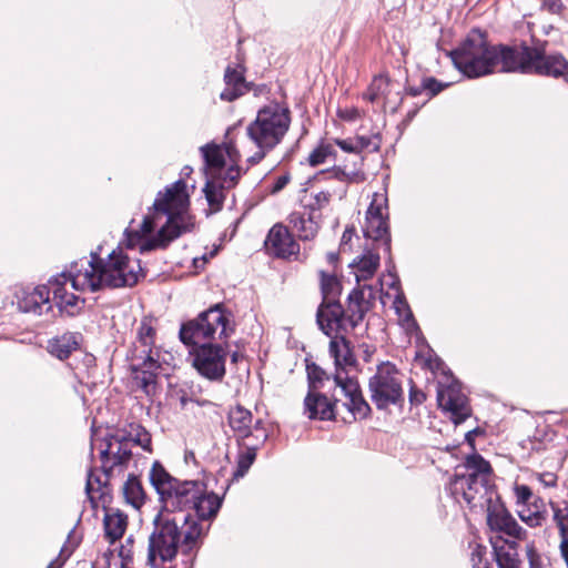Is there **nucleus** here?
I'll return each instance as SVG.
<instances>
[{"label":"nucleus","instance_id":"nucleus-11","mask_svg":"<svg viewBox=\"0 0 568 568\" xmlns=\"http://www.w3.org/2000/svg\"><path fill=\"white\" fill-rule=\"evenodd\" d=\"M432 371H442L445 381H439L437 386V402L439 407L449 413L455 424L463 423L470 415V408L460 384L452 376L445 374L444 364L439 359L428 361Z\"/></svg>","mask_w":568,"mask_h":568},{"label":"nucleus","instance_id":"nucleus-45","mask_svg":"<svg viewBox=\"0 0 568 568\" xmlns=\"http://www.w3.org/2000/svg\"><path fill=\"white\" fill-rule=\"evenodd\" d=\"M517 513L520 519L530 527L540 526L545 520V513L537 505L534 506V509H530L528 505L518 507Z\"/></svg>","mask_w":568,"mask_h":568},{"label":"nucleus","instance_id":"nucleus-57","mask_svg":"<svg viewBox=\"0 0 568 568\" xmlns=\"http://www.w3.org/2000/svg\"><path fill=\"white\" fill-rule=\"evenodd\" d=\"M425 398H426V396L422 390L416 389L414 387L410 388L409 400L412 404L419 405L425 400Z\"/></svg>","mask_w":568,"mask_h":568},{"label":"nucleus","instance_id":"nucleus-22","mask_svg":"<svg viewBox=\"0 0 568 568\" xmlns=\"http://www.w3.org/2000/svg\"><path fill=\"white\" fill-rule=\"evenodd\" d=\"M241 176L240 168H229L224 178H206L205 199L212 212H219L225 200V190L233 187Z\"/></svg>","mask_w":568,"mask_h":568},{"label":"nucleus","instance_id":"nucleus-7","mask_svg":"<svg viewBox=\"0 0 568 568\" xmlns=\"http://www.w3.org/2000/svg\"><path fill=\"white\" fill-rule=\"evenodd\" d=\"M232 332L230 315L217 304L184 323L180 338L185 345H199L206 339L226 337Z\"/></svg>","mask_w":568,"mask_h":568},{"label":"nucleus","instance_id":"nucleus-6","mask_svg":"<svg viewBox=\"0 0 568 568\" xmlns=\"http://www.w3.org/2000/svg\"><path fill=\"white\" fill-rule=\"evenodd\" d=\"M290 110L272 103L258 110L256 118L246 128L247 136L255 143L258 151L247 159L251 164L262 161L273 150L290 129Z\"/></svg>","mask_w":568,"mask_h":568},{"label":"nucleus","instance_id":"nucleus-35","mask_svg":"<svg viewBox=\"0 0 568 568\" xmlns=\"http://www.w3.org/2000/svg\"><path fill=\"white\" fill-rule=\"evenodd\" d=\"M355 144L357 146V161H352V169L348 171H356L358 173V182L364 180L362 165L364 163V151L377 152L381 148V138L378 134L372 135H355Z\"/></svg>","mask_w":568,"mask_h":568},{"label":"nucleus","instance_id":"nucleus-50","mask_svg":"<svg viewBox=\"0 0 568 568\" xmlns=\"http://www.w3.org/2000/svg\"><path fill=\"white\" fill-rule=\"evenodd\" d=\"M394 307L397 312V314L403 317L404 321H413V314L408 307V304L406 303L403 294H398L394 301Z\"/></svg>","mask_w":568,"mask_h":568},{"label":"nucleus","instance_id":"nucleus-59","mask_svg":"<svg viewBox=\"0 0 568 568\" xmlns=\"http://www.w3.org/2000/svg\"><path fill=\"white\" fill-rule=\"evenodd\" d=\"M561 557L564 558L567 568H568V539L560 540L559 545Z\"/></svg>","mask_w":568,"mask_h":568},{"label":"nucleus","instance_id":"nucleus-63","mask_svg":"<svg viewBox=\"0 0 568 568\" xmlns=\"http://www.w3.org/2000/svg\"><path fill=\"white\" fill-rule=\"evenodd\" d=\"M192 172V169L190 166H184L182 170V173L185 175H189Z\"/></svg>","mask_w":568,"mask_h":568},{"label":"nucleus","instance_id":"nucleus-58","mask_svg":"<svg viewBox=\"0 0 568 568\" xmlns=\"http://www.w3.org/2000/svg\"><path fill=\"white\" fill-rule=\"evenodd\" d=\"M545 8L551 13H558L561 9L560 0H541Z\"/></svg>","mask_w":568,"mask_h":568},{"label":"nucleus","instance_id":"nucleus-32","mask_svg":"<svg viewBox=\"0 0 568 568\" xmlns=\"http://www.w3.org/2000/svg\"><path fill=\"white\" fill-rule=\"evenodd\" d=\"M329 353L334 357L337 372H342L344 376H347L342 366H351L355 364V357L351 348L349 342L343 336V334L331 337Z\"/></svg>","mask_w":568,"mask_h":568},{"label":"nucleus","instance_id":"nucleus-12","mask_svg":"<svg viewBox=\"0 0 568 568\" xmlns=\"http://www.w3.org/2000/svg\"><path fill=\"white\" fill-rule=\"evenodd\" d=\"M517 72L564 77L568 74V61L562 54L545 55L537 48L523 47L517 53Z\"/></svg>","mask_w":568,"mask_h":568},{"label":"nucleus","instance_id":"nucleus-14","mask_svg":"<svg viewBox=\"0 0 568 568\" xmlns=\"http://www.w3.org/2000/svg\"><path fill=\"white\" fill-rule=\"evenodd\" d=\"M206 178H224L229 168H239L241 154L232 141L223 144L209 143L200 149Z\"/></svg>","mask_w":568,"mask_h":568},{"label":"nucleus","instance_id":"nucleus-5","mask_svg":"<svg viewBox=\"0 0 568 568\" xmlns=\"http://www.w3.org/2000/svg\"><path fill=\"white\" fill-rule=\"evenodd\" d=\"M463 471H457L449 483L456 501H464L470 509L484 510L499 495L494 484L490 464L479 454L466 457Z\"/></svg>","mask_w":568,"mask_h":568},{"label":"nucleus","instance_id":"nucleus-2","mask_svg":"<svg viewBox=\"0 0 568 568\" xmlns=\"http://www.w3.org/2000/svg\"><path fill=\"white\" fill-rule=\"evenodd\" d=\"M148 541V564L159 568L175 559L179 549L190 552L196 549L206 534L190 514L159 511L152 521Z\"/></svg>","mask_w":568,"mask_h":568},{"label":"nucleus","instance_id":"nucleus-28","mask_svg":"<svg viewBox=\"0 0 568 568\" xmlns=\"http://www.w3.org/2000/svg\"><path fill=\"white\" fill-rule=\"evenodd\" d=\"M304 404L311 419L331 420L335 417V404L321 393L310 389Z\"/></svg>","mask_w":568,"mask_h":568},{"label":"nucleus","instance_id":"nucleus-55","mask_svg":"<svg viewBox=\"0 0 568 568\" xmlns=\"http://www.w3.org/2000/svg\"><path fill=\"white\" fill-rule=\"evenodd\" d=\"M538 479L545 487H555L557 484V476L550 471L539 474Z\"/></svg>","mask_w":568,"mask_h":568},{"label":"nucleus","instance_id":"nucleus-47","mask_svg":"<svg viewBox=\"0 0 568 568\" xmlns=\"http://www.w3.org/2000/svg\"><path fill=\"white\" fill-rule=\"evenodd\" d=\"M554 520L559 530L560 540L568 539V510H562L558 507H552Z\"/></svg>","mask_w":568,"mask_h":568},{"label":"nucleus","instance_id":"nucleus-27","mask_svg":"<svg viewBox=\"0 0 568 568\" xmlns=\"http://www.w3.org/2000/svg\"><path fill=\"white\" fill-rule=\"evenodd\" d=\"M134 381L146 395L154 393L156 375L161 368L160 359L131 361Z\"/></svg>","mask_w":568,"mask_h":568},{"label":"nucleus","instance_id":"nucleus-48","mask_svg":"<svg viewBox=\"0 0 568 568\" xmlns=\"http://www.w3.org/2000/svg\"><path fill=\"white\" fill-rule=\"evenodd\" d=\"M334 142L336 149L338 148L341 151L351 154L353 156V161H357V146L355 144L354 136L347 139L334 138Z\"/></svg>","mask_w":568,"mask_h":568},{"label":"nucleus","instance_id":"nucleus-10","mask_svg":"<svg viewBox=\"0 0 568 568\" xmlns=\"http://www.w3.org/2000/svg\"><path fill=\"white\" fill-rule=\"evenodd\" d=\"M371 399L377 409H386L404 399L402 377L389 362L381 364L368 383Z\"/></svg>","mask_w":568,"mask_h":568},{"label":"nucleus","instance_id":"nucleus-17","mask_svg":"<svg viewBox=\"0 0 568 568\" xmlns=\"http://www.w3.org/2000/svg\"><path fill=\"white\" fill-rule=\"evenodd\" d=\"M204 484L199 480H176L170 491L161 500L160 511H170L173 514H184V510L191 509L192 504L199 498Z\"/></svg>","mask_w":568,"mask_h":568},{"label":"nucleus","instance_id":"nucleus-25","mask_svg":"<svg viewBox=\"0 0 568 568\" xmlns=\"http://www.w3.org/2000/svg\"><path fill=\"white\" fill-rule=\"evenodd\" d=\"M373 298V288L366 284L349 293L347 310L344 312L349 329H354L363 321L372 306Z\"/></svg>","mask_w":568,"mask_h":568},{"label":"nucleus","instance_id":"nucleus-36","mask_svg":"<svg viewBox=\"0 0 568 568\" xmlns=\"http://www.w3.org/2000/svg\"><path fill=\"white\" fill-rule=\"evenodd\" d=\"M79 347V335L75 333H64L60 336L49 339L47 349L48 352L63 361L68 358L72 352Z\"/></svg>","mask_w":568,"mask_h":568},{"label":"nucleus","instance_id":"nucleus-8","mask_svg":"<svg viewBox=\"0 0 568 568\" xmlns=\"http://www.w3.org/2000/svg\"><path fill=\"white\" fill-rule=\"evenodd\" d=\"M132 456L128 440H122L118 435H110L103 439V447L100 450L101 468L104 480L94 475L93 470L88 474L85 490L93 501L102 486L106 485L109 478L115 473H121Z\"/></svg>","mask_w":568,"mask_h":568},{"label":"nucleus","instance_id":"nucleus-33","mask_svg":"<svg viewBox=\"0 0 568 568\" xmlns=\"http://www.w3.org/2000/svg\"><path fill=\"white\" fill-rule=\"evenodd\" d=\"M105 538L110 542L122 538L128 527V516L119 509H106L103 518Z\"/></svg>","mask_w":568,"mask_h":568},{"label":"nucleus","instance_id":"nucleus-46","mask_svg":"<svg viewBox=\"0 0 568 568\" xmlns=\"http://www.w3.org/2000/svg\"><path fill=\"white\" fill-rule=\"evenodd\" d=\"M78 546V541L72 539V531L68 536V540L62 546L59 557L50 562L48 568H62L67 559L72 555Z\"/></svg>","mask_w":568,"mask_h":568},{"label":"nucleus","instance_id":"nucleus-56","mask_svg":"<svg viewBox=\"0 0 568 568\" xmlns=\"http://www.w3.org/2000/svg\"><path fill=\"white\" fill-rule=\"evenodd\" d=\"M290 180H291V176L287 173L276 178V180L272 186V190H271L272 193H277V192L282 191L288 184Z\"/></svg>","mask_w":568,"mask_h":568},{"label":"nucleus","instance_id":"nucleus-26","mask_svg":"<svg viewBox=\"0 0 568 568\" xmlns=\"http://www.w3.org/2000/svg\"><path fill=\"white\" fill-rule=\"evenodd\" d=\"M267 432L262 426V420H255L254 439L243 440V449L239 453L235 477H243L256 458V452L267 439Z\"/></svg>","mask_w":568,"mask_h":568},{"label":"nucleus","instance_id":"nucleus-1","mask_svg":"<svg viewBox=\"0 0 568 568\" xmlns=\"http://www.w3.org/2000/svg\"><path fill=\"white\" fill-rule=\"evenodd\" d=\"M189 205L186 183L180 179L158 193L138 229L130 226L125 230L126 246L139 248L141 253L165 248L192 226Z\"/></svg>","mask_w":568,"mask_h":568},{"label":"nucleus","instance_id":"nucleus-4","mask_svg":"<svg viewBox=\"0 0 568 568\" xmlns=\"http://www.w3.org/2000/svg\"><path fill=\"white\" fill-rule=\"evenodd\" d=\"M102 247L91 252V258H80L70 266L50 278L53 300L62 313L73 316L80 312L84 300L75 292L98 291L105 286L101 266L100 255Z\"/></svg>","mask_w":568,"mask_h":568},{"label":"nucleus","instance_id":"nucleus-24","mask_svg":"<svg viewBox=\"0 0 568 568\" xmlns=\"http://www.w3.org/2000/svg\"><path fill=\"white\" fill-rule=\"evenodd\" d=\"M265 248L274 256L282 258L295 256L300 253V244L283 224H275L268 231Z\"/></svg>","mask_w":568,"mask_h":568},{"label":"nucleus","instance_id":"nucleus-40","mask_svg":"<svg viewBox=\"0 0 568 568\" xmlns=\"http://www.w3.org/2000/svg\"><path fill=\"white\" fill-rule=\"evenodd\" d=\"M126 504L134 509H140L146 501V494L143 489L141 480L134 475H130L122 488Z\"/></svg>","mask_w":568,"mask_h":568},{"label":"nucleus","instance_id":"nucleus-41","mask_svg":"<svg viewBox=\"0 0 568 568\" xmlns=\"http://www.w3.org/2000/svg\"><path fill=\"white\" fill-rule=\"evenodd\" d=\"M504 542L505 540H503L501 538H496L495 540L493 538L490 539V544L493 546L498 567L519 568V560L517 559L516 555L505 551L504 547L499 546V544Z\"/></svg>","mask_w":568,"mask_h":568},{"label":"nucleus","instance_id":"nucleus-51","mask_svg":"<svg viewBox=\"0 0 568 568\" xmlns=\"http://www.w3.org/2000/svg\"><path fill=\"white\" fill-rule=\"evenodd\" d=\"M325 376V372L315 364L307 366V377L310 381L311 389L314 390L316 383H321Z\"/></svg>","mask_w":568,"mask_h":568},{"label":"nucleus","instance_id":"nucleus-49","mask_svg":"<svg viewBox=\"0 0 568 568\" xmlns=\"http://www.w3.org/2000/svg\"><path fill=\"white\" fill-rule=\"evenodd\" d=\"M486 548L477 545L471 552L473 568H493L491 565L484 558Z\"/></svg>","mask_w":568,"mask_h":568},{"label":"nucleus","instance_id":"nucleus-23","mask_svg":"<svg viewBox=\"0 0 568 568\" xmlns=\"http://www.w3.org/2000/svg\"><path fill=\"white\" fill-rule=\"evenodd\" d=\"M52 288L50 281L48 285H40L32 290L22 288L17 293V304L21 312L42 315L52 310L50 302Z\"/></svg>","mask_w":568,"mask_h":568},{"label":"nucleus","instance_id":"nucleus-9","mask_svg":"<svg viewBox=\"0 0 568 568\" xmlns=\"http://www.w3.org/2000/svg\"><path fill=\"white\" fill-rule=\"evenodd\" d=\"M100 266L109 287H131L144 276L140 260L130 257L122 247L110 252L105 260L100 256Z\"/></svg>","mask_w":568,"mask_h":568},{"label":"nucleus","instance_id":"nucleus-43","mask_svg":"<svg viewBox=\"0 0 568 568\" xmlns=\"http://www.w3.org/2000/svg\"><path fill=\"white\" fill-rule=\"evenodd\" d=\"M122 440H128V445L133 443L142 447L145 452H151V435L141 425H130V432L128 436L121 437Z\"/></svg>","mask_w":568,"mask_h":568},{"label":"nucleus","instance_id":"nucleus-62","mask_svg":"<svg viewBox=\"0 0 568 568\" xmlns=\"http://www.w3.org/2000/svg\"><path fill=\"white\" fill-rule=\"evenodd\" d=\"M240 357H242V355H240L237 352L233 353L232 354V362L236 363L240 359Z\"/></svg>","mask_w":568,"mask_h":568},{"label":"nucleus","instance_id":"nucleus-60","mask_svg":"<svg viewBox=\"0 0 568 568\" xmlns=\"http://www.w3.org/2000/svg\"><path fill=\"white\" fill-rule=\"evenodd\" d=\"M527 556H528V559L530 561V565L534 566L535 565V557H537V552L534 548L532 545H528L527 546Z\"/></svg>","mask_w":568,"mask_h":568},{"label":"nucleus","instance_id":"nucleus-37","mask_svg":"<svg viewBox=\"0 0 568 568\" xmlns=\"http://www.w3.org/2000/svg\"><path fill=\"white\" fill-rule=\"evenodd\" d=\"M379 255L371 251L356 257L351 264V267L354 271L357 283L372 278L379 266Z\"/></svg>","mask_w":568,"mask_h":568},{"label":"nucleus","instance_id":"nucleus-3","mask_svg":"<svg viewBox=\"0 0 568 568\" xmlns=\"http://www.w3.org/2000/svg\"><path fill=\"white\" fill-rule=\"evenodd\" d=\"M518 50L507 45H490L485 33L471 30L466 39L453 51L454 65L465 77L477 79L496 71L517 72Z\"/></svg>","mask_w":568,"mask_h":568},{"label":"nucleus","instance_id":"nucleus-31","mask_svg":"<svg viewBox=\"0 0 568 568\" xmlns=\"http://www.w3.org/2000/svg\"><path fill=\"white\" fill-rule=\"evenodd\" d=\"M225 89L221 93V99L233 101L248 91L243 72L229 67L224 74Z\"/></svg>","mask_w":568,"mask_h":568},{"label":"nucleus","instance_id":"nucleus-30","mask_svg":"<svg viewBox=\"0 0 568 568\" xmlns=\"http://www.w3.org/2000/svg\"><path fill=\"white\" fill-rule=\"evenodd\" d=\"M229 423L236 436L242 440L254 439L253 416L250 410L242 406H236L230 410Z\"/></svg>","mask_w":568,"mask_h":568},{"label":"nucleus","instance_id":"nucleus-52","mask_svg":"<svg viewBox=\"0 0 568 568\" xmlns=\"http://www.w3.org/2000/svg\"><path fill=\"white\" fill-rule=\"evenodd\" d=\"M362 115H363L362 111L355 106L339 108L337 110V116L347 122L356 121L357 119H361Z\"/></svg>","mask_w":568,"mask_h":568},{"label":"nucleus","instance_id":"nucleus-53","mask_svg":"<svg viewBox=\"0 0 568 568\" xmlns=\"http://www.w3.org/2000/svg\"><path fill=\"white\" fill-rule=\"evenodd\" d=\"M515 494L517 498V506L518 507H526L532 497L531 490L526 485H520L515 487Z\"/></svg>","mask_w":568,"mask_h":568},{"label":"nucleus","instance_id":"nucleus-34","mask_svg":"<svg viewBox=\"0 0 568 568\" xmlns=\"http://www.w3.org/2000/svg\"><path fill=\"white\" fill-rule=\"evenodd\" d=\"M288 223L302 241L313 240L320 229L318 223L314 217L311 214L306 216L304 212L291 213L288 216Z\"/></svg>","mask_w":568,"mask_h":568},{"label":"nucleus","instance_id":"nucleus-13","mask_svg":"<svg viewBox=\"0 0 568 568\" xmlns=\"http://www.w3.org/2000/svg\"><path fill=\"white\" fill-rule=\"evenodd\" d=\"M385 193H374L372 202L366 211L363 233L366 239L381 242L385 251L390 250V236L388 232V205Z\"/></svg>","mask_w":568,"mask_h":568},{"label":"nucleus","instance_id":"nucleus-20","mask_svg":"<svg viewBox=\"0 0 568 568\" xmlns=\"http://www.w3.org/2000/svg\"><path fill=\"white\" fill-rule=\"evenodd\" d=\"M334 381L346 397L344 406L352 414L353 419L366 418L371 413V407L364 399L357 381L344 376L342 372L335 373Z\"/></svg>","mask_w":568,"mask_h":568},{"label":"nucleus","instance_id":"nucleus-15","mask_svg":"<svg viewBox=\"0 0 568 568\" xmlns=\"http://www.w3.org/2000/svg\"><path fill=\"white\" fill-rule=\"evenodd\" d=\"M347 165H336L318 174V176H323L325 180L336 181L337 185L314 194V202L311 204L313 211L327 206L333 197L344 199L347 194L348 185L351 183H358V173L356 171H347Z\"/></svg>","mask_w":568,"mask_h":568},{"label":"nucleus","instance_id":"nucleus-21","mask_svg":"<svg viewBox=\"0 0 568 568\" xmlns=\"http://www.w3.org/2000/svg\"><path fill=\"white\" fill-rule=\"evenodd\" d=\"M320 329L329 337L349 331L342 305L336 302H322L316 313Z\"/></svg>","mask_w":568,"mask_h":568},{"label":"nucleus","instance_id":"nucleus-29","mask_svg":"<svg viewBox=\"0 0 568 568\" xmlns=\"http://www.w3.org/2000/svg\"><path fill=\"white\" fill-rule=\"evenodd\" d=\"M221 505L222 499L214 493H207L204 485L203 490L201 491L199 498H196V500H194L192 504L191 509L195 510L197 516L196 521L207 531L210 525L204 527L200 521L212 520L215 518L219 509L221 508ZM193 519L195 520V518Z\"/></svg>","mask_w":568,"mask_h":568},{"label":"nucleus","instance_id":"nucleus-19","mask_svg":"<svg viewBox=\"0 0 568 568\" xmlns=\"http://www.w3.org/2000/svg\"><path fill=\"white\" fill-rule=\"evenodd\" d=\"M156 321L143 317L136 328V336L130 349V359H160V347L155 345Z\"/></svg>","mask_w":568,"mask_h":568},{"label":"nucleus","instance_id":"nucleus-44","mask_svg":"<svg viewBox=\"0 0 568 568\" xmlns=\"http://www.w3.org/2000/svg\"><path fill=\"white\" fill-rule=\"evenodd\" d=\"M389 80L385 75H376L371 82L367 91L363 94V98L369 102H376L383 98L388 89Z\"/></svg>","mask_w":568,"mask_h":568},{"label":"nucleus","instance_id":"nucleus-39","mask_svg":"<svg viewBox=\"0 0 568 568\" xmlns=\"http://www.w3.org/2000/svg\"><path fill=\"white\" fill-rule=\"evenodd\" d=\"M149 477L151 485L160 496V500L163 499L172 488L173 484L178 480L172 477L159 462L153 463Z\"/></svg>","mask_w":568,"mask_h":568},{"label":"nucleus","instance_id":"nucleus-61","mask_svg":"<svg viewBox=\"0 0 568 568\" xmlns=\"http://www.w3.org/2000/svg\"><path fill=\"white\" fill-rule=\"evenodd\" d=\"M120 556H122L125 561L131 560L130 550H128V552H125L124 547L121 548Z\"/></svg>","mask_w":568,"mask_h":568},{"label":"nucleus","instance_id":"nucleus-16","mask_svg":"<svg viewBox=\"0 0 568 568\" xmlns=\"http://www.w3.org/2000/svg\"><path fill=\"white\" fill-rule=\"evenodd\" d=\"M194 368L210 381H221L225 375L226 351L221 345L203 344L194 349Z\"/></svg>","mask_w":568,"mask_h":568},{"label":"nucleus","instance_id":"nucleus-38","mask_svg":"<svg viewBox=\"0 0 568 568\" xmlns=\"http://www.w3.org/2000/svg\"><path fill=\"white\" fill-rule=\"evenodd\" d=\"M334 138H323L308 154L307 163L315 168L328 161H338Z\"/></svg>","mask_w":568,"mask_h":568},{"label":"nucleus","instance_id":"nucleus-42","mask_svg":"<svg viewBox=\"0 0 568 568\" xmlns=\"http://www.w3.org/2000/svg\"><path fill=\"white\" fill-rule=\"evenodd\" d=\"M321 290L323 302H336L341 293V284L338 278L333 274L321 273Z\"/></svg>","mask_w":568,"mask_h":568},{"label":"nucleus","instance_id":"nucleus-54","mask_svg":"<svg viewBox=\"0 0 568 568\" xmlns=\"http://www.w3.org/2000/svg\"><path fill=\"white\" fill-rule=\"evenodd\" d=\"M447 83H442L437 81L435 78H426L423 81V88L427 90L432 97L438 94L440 91H443L445 88H447Z\"/></svg>","mask_w":568,"mask_h":568},{"label":"nucleus","instance_id":"nucleus-18","mask_svg":"<svg viewBox=\"0 0 568 568\" xmlns=\"http://www.w3.org/2000/svg\"><path fill=\"white\" fill-rule=\"evenodd\" d=\"M484 510H486L487 526L491 531L504 534L516 540L526 539L527 531L516 521L499 496L486 506Z\"/></svg>","mask_w":568,"mask_h":568}]
</instances>
